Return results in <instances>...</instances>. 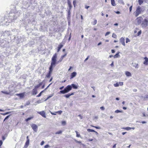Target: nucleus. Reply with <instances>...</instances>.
Returning a JSON list of instances; mask_svg holds the SVG:
<instances>
[{"label": "nucleus", "mask_w": 148, "mask_h": 148, "mask_svg": "<svg viewBox=\"0 0 148 148\" xmlns=\"http://www.w3.org/2000/svg\"><path fill=\"white\" fill-rule=\"evenodd\" d=\"M21 13V12L20 11L10 13L9 16L8 23L14 22V20L19 16Z\"/></svg>", "instance_id": "1"}, {"label": "nucleus", "mask_w": 148, "mask_h": 148, "mask_svg": "<svg viewBox=\"0 0 148 148\" xmlns=\"http://www.w3.org/2000/svg\"><path fill=\"white\" fill-rule=\"evenodd\" d=\"M57 54L56 53H55L53 55V57L52 58L51 64L49 67V70H53V68L55 66L56 64H57Z\"/></svg>", "instance_id": "2"}, {"label": "nucleus", "mask_w": 148, "mask_h": 148, "mask_svg": "<svg viewBox=\"0 0 148 148\" xmlns=\"http://www.w3.org/2000/svg\"><path fill=\"white\" fill-rule=\"evenodd\" d=\"M71 89V86L70 85H68L63 90H60L59 93H60L64 94L69 92Z\"/></svg>", "instance_id": "3"}, {"label": "nucleus", "mask_w": 148, "mask_h": 148, "mask_svg": "<svg viewBox=\"0 0 148 148\" xmlns=\"http://www.w3.org/2000/svg\"><path fill=\"white\" fill-rule=\"evenodd\" d=\"M143 11L142 10L141 7L140 6H138L136 8L135 12H134V14L135 17H136L141 14L142 12Z\"/></svg>", "instance_id": "4"}, {"label": "nucleus", "mask_w": 148, "mask_h": 148, "mask_svg": "<svg viewBox=\"0 0 148 148\" xmlns=\"http://www.w3.org/2000/svg\"><path fill=\"white\" fill-rule=\"evenodd\" d=\"M148 25V21L146 19H145L141 24V26L143 27H145Z\"/></svg>", "instance_id": "5"}, {"label": "nucleus", "mask_w": 148, "mask_h": 148, "mask_svg": "<svg viewBox=\"0 0 148 148\" xmlns=\"http://www.w3.org/2000/svg\"><path fill=\"white\" fill-rule=\"evenodd\" d=\"M143 20V18L141 16L137 17L136 19V21L138 25H140L141 23Z\"/></svg>", "instance_id": "6"}, {"label": "nucleus", "mask_w": 148, "mask_h": 148, "mask_svg": "<svg viewBox=\"0 0 148 148\" xmlns=\"http://www.w3.org/2000/svg\"><path fill=\"white\" fill-rule=\"evenodd\" d=\"M31 127L33 130L35 132H37L38 129V126L36 124H32L31 125Z\"/></svg>", "instance_id": "7"}, {"label": "nucleus", "mask_w": 148, "mask_h": 148, "mask_svg": "<svg viewBox=\"0 0 148 148\" xmlns=\"http://www.w3.org/2000/svg\"><path fill=\"white\" fill-rule=\"evenodd\" d=\"M120 41L123 46L125 45V39L123 37L121 38L120 39Z\"/></svg>", "instance_id": "8"}, {"label": "nucleus", "mask_w": 148, "mask_h": 148, "mask_svg": "<svg viewBox=\"0 0 148 148\" xmlns=\"http://www.w3.org/2000/svg\"><path fill=\"white\" fill-rule=\"evenodd\" d=\"M38 113L41 115L42 117L46 118V116L45 113L44 111H42L41 112H38Z\"/></svg>", "instance_id": "9"}, {"label": "nucleus", "mask_w": 148, "mask_h": 148, "mask_svg": "<svg viewBox=\"0 0 148 148\" xmlns=\"http://www.w3.org/2000/svg\"><path fill=\"white\" fill-rule=\"evenodd\" d=\"M66 55H67V53H66L64 55L62 56H61V58H60V60L58 62H57L58 63L61 62L62 61V60L66 56Z\"/></svg>", "instance_id": "10"}, {"label": "nucleus", "mask_w": 148, "mask_h": 148, "mask_svg": "<svg viewBox=\"0 0 148 148\" xmlns=\"http://www.w3.org/2000/svg\"><path fill=\"white\" fill-rule=\"evenodd\" d=\"M77 75V73L75 72H73L71 73L70 77V79H71L75 77Z\"/></svg>", "instance_id": "11"}, {"label": "nucleus", "mask_w": 148, "mask_h": 148, "mask_svg": "<svg viewBox=\"0 0 148 148\" xmlns=\"http://www.w3.org/2000/svg\"><path fill=\"white\" fill-rule=\"evenodd\" d=\"M144 59H145V61L143 62L144 64L145 65H148V58L146 57H145L144 58Z\"/></svg>", "instance_id": "12"}, {"label": "nucleus", "mask_w": 148, "mask_h": 148, "mask_svg": "<svg viewBox=\"0 0 148 148\" xmlns=\"http://www.w3.org/2000/svg\"><path fill=\"white\" fill-rule=\"evenodd\" d=\"M70 85L71 86V89L72 88L74 89H77L78 88V86L74 84H72Z\"/></svg>", "instance_id": "13"}, {"label": "nucleus", "mask_w": 148, "mask_h": 148, "mask_svg": "<svg viewBox=\"0 0 148 148\" xmlns=\"http://www.w3.org/2000/svg\"><path fill=\"white\" fill-rule=\"evenodd\" d=\"M74 92H72L71 94L69 93L64 96V97H66L67 98H69L70 96L73 95L74 94Z\"/></svg>", "instance_id": "14"}, {"label": "nucleus", "mask_w": 148, "mask_h": 148, "mask_svg": "<svg viewBox=\"0 0 148 148\" xmlns=\"http://www.w3.org/2000/svg\"><path fill=\"white\" fill-rule=\"evenodd\" d=\"M16 95L19 96L21 98H23L24 97V94L23 93H20L19 94H17Z\"/></svg>", "instance_id": "15"}, {"label": "nucleus", "mask_w": 148, "mask_h": 148, "mask_svg": "<svg viewBox=\"0 0 148 148\" xmlns=\"http://www.w3.org/2000/svg\"><path fill=\"white\" fill-rule=\"evenodd\" d=\"M32 92L33 95H36L37 94V89L36 88H34V89H33L32 91Z\"/></svg>", "instance_id": "16"}, {"label": "nucleus", "mask_w": 148, "mask_h": 148, "mask_svg": "<svg viewBox=\"0 0 148 148\" xmlns=\"http://www.w3.org/2000/svg\"><path fill=\"white\" fill-rule=\"evenodd\" d=\"M63 45L61 44H60L58 47L57 50V52H58L63 47Z\"/></svg>", "instance_id": "17"}, {"label": "nucleus", "mask_w": 148, "mask_h": 148, "mask_svg": "<svg viewBox=\"0 0 148 148\" xmlns=\"http://www.w3.org/2000/svg\"><path fill=\"white\" fill-rule=\"evenodd\" d=\"M126 75L128 77H130L132 76V74L130 73L128 71H126L125 72Z\"/></svg>", "instance_id": "18"}, {"label": "nucleus", "mask_w": 148, "mask_h": 148, "mask_svg": "<svg viewBox=\"0 0 148 148\" xmlns=\"http://www.w3.org/2000/svg\"><path fill=\"white\" fill-rule=\"evenodd\" d=\"M132 64L134 67H135L136 68H138V64L137 63H132Z\"/></svg>", "instance_id": "19"}, {"label": "nucleus", "mask_w": 148, "mask_h": 148, "mask_svg": "<svg viewBox=\"0 0 148 148\" xmlns=\"http://www.w3.org/2000/svg\"><path fill=\"white\" fill-rule=\"evenodd\" d=\"M111 3L112 5L113 6H115L116 4L115 3V1L114 0H111Z\"/></svg>", "instance_id": "20"}, {"label": "nucleus", "mask_w": 148, "mask_h": 148, "mask_svg": "<svg viewBox=\"0 0 148 148\" xmlns=\"http://www.w3.org/2000/svg\"><path fill=\"white\" fill-rule=\"evenodd\" d=\"M75 132L76 133V136L77 137H80L81 138V136L80 134H79L78 133V132L77 131H75Z\"/></svg>", "instance_id": "21"}, {"label": "nucleus", "mask_w": 148, "mask_h": 148, "mask_svg": "<svg viewBox=\"0 0 148 148\" xmlns=\"http://www.w3.org/2000/svg\"><path fill=\"white\" fill-rule=\"evenodd\" d=\"M53 94H52L51 95H49L47 98L45 100V101H46L48 99H49L51 97L53 96Z\"/></svg>", "instance_id": "22"}, {"label": "nucleus", "mask_w": 148, "mask_h": 148, "mask_svg": "<svg viewBox=\"0 0 148 148\" xmlns=\"http://www.w3.org/2000/svg\"><path fill=\"white\" fill-rule=\"evenodd\" d=\"M74 140L76 143H78L79 144H81V145H82L81 141H78L75 139H74Z\"/></svg>", "instance_id": "23"}, {"label": "nucleus", "mask_w": 148, "mask_h": 148, "mask_svg": "<svg viewBox=\"0 0 148 148\" xmlns=\"http://www.w3.org/2000/svg\"><path fill=\"white\" fill-rule=\"evenodd\" d=\"M122 129L127 130H131L132 128L131 127H123Z\"/></svg>", "instance_id": "24"}, {"label": "nucleus", "mask_w": 148, "mask_h": 148, "mask_svg": "<svg viewBox=\"0 0 148 148\" xmlns=\"http://www.w3.org/2000/svg\"><path fill=\"white\" fill-rule=\"evenodd\" d=\"M29 143V140H27V141L25 143V145L27 146H28Z\"/></svg>", "instance_id": "25"}, {"label": "nucleus", "mask_w": 148, "mask_h": 148, "mask_svg": "<svg viewBox=\"0 0 148 148\" xmlns=\"http://www.w3.org/2000/svg\"><path fill=\"white\" fill-rule=\"evenodd\" d=\"M119 56H120L119 55V53H118L114 56V58H116L119 57Z\"/></svg>", "instance_id": "26"}, {"label": "nucleus", "mask_w": 148, "mask_h": 148, "mask_svg": "<svg viewBox=\"0 0 148 148\" xmlns=\"http://www.w3.org/2000/svg\"><path fill=\"white\" fill-rule=\"evenodd\" d=\"M139 4L140 5H141L143 2V0H138Z\"/></svg>", "instance_id": "27"}, {"label": "nucleus", "mask_w": 148, "mask_h": 148, "mask_svg": "<svg viewBox=\"0 0 148 148\" xmlns=\"http://www.w3.org/2000/svg\"><path fill=\"white\" fill-rule=\"evenodd\" d=\"M33 118V117H31L28 118L26 119L25 121L26 122L28 121L29 120H30L31 119Z\"/></svg>", "instance_id": "28"}, {"label": "nucleus", "mask_w": 148, "mask_h": 148, "mask_svg": "<svg viewBox=\"0 0 148 148\" xmlns=\"http://www.w3.org/2000/svg\"><path fill=\"white\" fill-rule=\"evenodd\" d=\"M62 132V130H60L59 131L55 133L56 134H61Z\"/></svg>", "instance_id": "29"}, {"label": "nucleus", "mask_w": 148, "mask_h": 148, "mask_svg": "<svg viewBox=\"0 0 148 148\" xmlns=\"http://www.w3.org/2000/svg\"><path fill=\"white\" fill-rule=\"evenodd\" d=\"M44 90H42V91H41L39 93V94L38 95H37V97H40L41 96L42 94V93L43 92H44Z\"/></svg>", "instance_id": "30"}, {"label": "nucleus", "mask_w": 148, "mask_h": 148, "mask_svg": "<svg viewBox=\"0 0 148 148\" xmlns=\"http://www.w3.org/2000/svg\"><path fill=\"white\" fill-rule=\"evenodd\" d=\"M1 92L4 94H5L7 95H9L10 94V92H8L6 91H2Z\"/></svg>", "instance_id": "31"}, {"label": "nucleus", "mask_w": 148, "mask_h": 148, "mask_svg": "<svg viewBox=\"0 0 148 148\" xmlns=\"http://www.w3.org/2000/svg\"><path fill=\"white\" fill-rule=\"evenodd\" d=\"M114 86L116 87H118L119 86V84L118 83H117L116 84H114Z\"/></svg>", "instance_id": "32"}, {"label": "nucleus", "mask_w": 148, "mask_h": 148, "mask_svg": "<svg viewBox=\"0 0 148 148\" xmlns=\"http://www.w3.org/2000/svg\"><path fill=\"white\" fill-rule=\"evenodd\" d=\"M62 112L61 110H59L57 112H55V113H58L59 114H61V113H62Z\"/></svg>", "instance_id": "33"}, {"label": "nucleus", "mask_w": 148, "mask_h": 148, "mask_svg": "<svg viewBox=\"0 0 148 148\" xmlns=\"http://www.w3.org/2000/svg\"><path fill=\"white\" fill-rule=\"evenodd\" d=\"M122 112V111H120V110H116L115 111V112L116 113H119V112Z\"/></svg>", "instance_id": "34"}, {"label": "nucleus", "mask_w": 148, "mask_h": 148, "mask_svg": "<svg viewBox=\"0 0 148 148\" xmlns=\"http://www.w3.org/2000/svg\"><path fill=\"white\" fill-rule=\"evenodd\" d=\"M76 4V1L75 0H74L73 1V4L74 7H75V5Z\"/></svg>", "instance_id": "35"}, {"label": "nucleus", "mask_w": 148, "mask_h": 148, "mask_svg": "<svg viewBox=\"0 0 148 148\" xmlns=\"http://www.w3.org/2000/svg\"><path fill=\"white\" fill-rule=\"evenodd\" d=\"M126 43H127L128 42H130V40L128 38H126Z\"/></svg>", "instance_id": "36"}, {"label": "nucleus", "mask_w": 148, "mask_h": 148, "mask_svg": "<svg viewBox=\"0 0 148 148\" xmlns=\"http://www.w3.org/2000/svg\"><path fill=\"white\" fill-rule=\"evenodd\" d=\"M10 113V112H7L4 113H1V114L3 115H5L6 114H8Z\"/></svg>", "instance_id": "37"}, {"label": "nucleus", "mask_w": 148, "mask_h": 148, "mask_svg": "<svg viewBox=\"0 0 148 148\" xmlns=\"http://www.w3.org/2000/svg\"><path fill=\"white\" fill-rule=\"evenodd\" d=\"M51 75L47 73V74L46 75V77L48 78H49L50 77Z\"/></svg>", "instance_id": "38"}, {"label": "nucleus", "mask_w": 148, "mask_h": 148, "mask_svg": "<svg viewBox=\"0 0 148 148\" xmlns=\"http://www.w3.org/2000/svg\"><path fill=\"white\" fill-rule=\"evenodd\" d=\"M62 124L63 125H65L66 124V122L65 121H62Z\"/></svg>", "instance_id": "39"}, {"label": "nucleus", "mask_w": 148, "mask_h": 148, "mask_svg": "<svg viewBox=\"0 0 148 148\" xmlns=\"http://www.w3.org/2000/svg\"><path fill=\"white\" fill-rule=\"evenodd\" d=\"M112 36L113 37L115 38H116V35L114 34H113L112 35Z\"/></svg>", "instance_id": "40"}, {"label": "nucleus", "mask_w": 148, "mask_h": 148, "mask_svg": "<svg viewBox=\"0 0 148 148\" xmlns=\"http://www.w3.org/2000/svg\"><path fill=\"white\" fill-rule=\"evenodd\" d=\"M119 84V85H120L121 86H123V82H119V83H118Z\"/></svg>", "instance_id": "41"}, {"label": "nucleus", "mask_w": 148, "mask_h": 148, "mask_svg": "<svg viewBox=\"0 0 148 148\" xmlns=\"http://www.w3.org/2000/svg\"><path fill=\"white\" fill-rule=\"evenodd\" d=\"M87 131L89 132H92V130L88 129H87Z\"/></svg>", "instance_id": "42"}, {"label": "nucleus", "mask_w": 148, "mask_h": 148, "mask_svg": "<svg viewBox=\"0 0 148 148\" xmlns=\"http://www.w3.org/2000/svg\"><path fill=\"white\" fill-rule=\"evenodd\" d=\"M141 34V30H140L138 32V33L137 35L138 36H139Z\"/></svg>", "instance_id": "43"}, {"label": "nucleus", "mask_w": 148, "mask_h": 148, "mask_svg": "<svg viewBox=\"0 0 148 148\" xmlns=\"http://www.w3.org/2000/svg\"><path fill=\"white\" fill-rule=\"evenodd\" d=\"M67 0V3H68V5H70L71 4V2L70 1V0Z\"/></svg>", "instance_id": "44"}, {"label": "nucleus", "mask_w": 148, "mask_h": 148, "mask_svg": "<svg viewBox=\"0 0 148 148\" xmlns=\"http://www.w3.org/2000/svg\"><path fill=\"white\" fill-rule=\"evenodd\" d=\"M50 147V146L49 145H46L44 146L45 148H47L48 147Z\"/></svg>", "instance_id": "45"}, {"label": "nucleus", "mask_w": 148, "mask_h": 148, "mask_svg": "<svg viewBox=\"0 0 148 148\" xmlns=\"http://www.w3.org/2000/svg\"><path fill=\"white\" fill-rule=\"evenodd\" d=\"M49 70V72L48 73L51 75V73H52L53 70Z\"/></svg>", "instance_id": "46"}, {"label": "nucleus", "mask_w": 148, "mask_h": 148, "mask_svg": "<svg viewBox=\"0 0 148 148\" xmlns=\"http://www.w3.org/2000/svg\"><path fill=\"white\" fill-rule=\"evenodd\" d=\"M97 21L96 20H95L94 21L93 24V25H95L97 23Z\"/></svg>", "instance_id": "47"}, {"label": "nucleus", "mask_w": 148, "mask_h": 148, "mask_svg": "<svg viewBox=\"0 0 148 148\" xmlns=\"http://www.w3.org/2000/svg\"><path fill=\"white\" fill-rule=\"evenodd\" d=\"M132 5H131L129 8L130 12H131L132 10Z\"/></svg>", "instance_id": "48"}, {"label": "nucleus", "mask_w": 148, "mask_h": 148, "mask_svg": "<svg viewBox=\"0 0 148 148\" xmlns=\"http://www.w3.org/2000/svg\"><path fill=\"white\" fill-rule=\"evenodd\" d=\"M69 7V10H71L72 8V6L71 4L70 5H68Z\"/></svg>", "instance_id": "49"}, {"label": "nucleus", "mask_w": 148, "mask_h": 148, "mask_svg": "<svg viewBox=\"0 0 148 148\" xmlns=\"http://www.w3.org/2000/svg\"><path fill=\"white\" fill-rule=\"evenodd\" d=\"M102 110H105V108L103 106H102L100 108Z\"/></svg>", "instance_id": "50"}, {"label": "nucleus", "mask_w": 148, "mask_h": 148, "mask_svg": "<svg viewBox=\"0 0 148 148\" xmlns=\"http://www.w3.org/2000/svg\"><path fill=\"white\" fill-rule=\"evenodd\" d=\"M110 33V32H107L105 34V36H106L109 35Z\"/></svg>", "instance_id": "51"}, {"label": "nucleus", "mask_w": 148, "mask_h": 148, "mask_svg": "<svg viewBox=\"0 0 148 148\" xmlns=\"http://www.w3.org/2000/svg\"><path fill=\"white\" fill-rule=\"evenodd\" d=\"M45 142L44 141H42L40 143V145H42Z\"/></svg>", "instance_id": "52"}, {"label": "nucleus", "mask_w": 148, "mask_h": 148, "mask_svg": "<svg viewBox=\"0 0 148 148\" xmlns=\"http://www.w3.org/2000/svg\"><path fill=\"white\" fill-rule=\"evenodd\" d=\"M10 115H8V116H6L5 117V119L7 120V119H8L9 117H10Z\"/></svg>", "instance_id": "53"}, {"label": "nucleus", "mask_w": 148, "mask_h": 148, "mask_svg": "<svg viewBox=\"0 0 148 148\" xmlns=\"http://www.w3.org/2000/svg\"><path fill=\"white\" fill-rule=\"evenodd\" d=\"M93 127H94L97 129H100V127H96V126H93Z\"/></svg>", "instance_id": "54"}, {"label": "nucleus", "mask_w": 148, "mask_h": 148, "mask_svg": "<svg viewBox=\"0 0 148 148\" xmlns=\"http://www.w3.org/2000/svg\"><path fill=\"white\" fill-rule=\"evenodd\" d=\"M78 116H79L80 119H82V116L80 114H79L78 115Z\"/></svg>", "instance_id": "55"}, {"label": "nucleus", "mask_w": 148, "mask_h": 148, "mask_svg": "<svg viewBox=\"0 0 148 148\" xmlns=\"http://www.w3.org/2000/svg\"><path fill=\"white\" fill-rule=\"evenodd\" d=\"M89 56H88L84 60V62H86V61H87L89 58Z\"/></svg>", "instance_id": "56"}, {"label": "nucleus", "mask_w": 148, "mask_h": 148, "mask_svg": "<svg viewBox=\"0 0 148 148\" xmlns=\"http://www.w3.org/2000/svg\"><path fill=\"white\" fill-rule=\"evenodd\" d=\"M51 112V113L52 114V115H56V113H53L52 112Z\"/></svg>", "instance_id": "57"}, {"label": "nucleus", "mask_w": 148, "mask_h": 148, "mask_svg": "<svg viewBox=\"0 0 148 148\" xmlns=\"http://www.w3.org/2000/svg\"><path fill=\"white\" fill-rule=\"evenodd\" d=\"M64 88V86H62L61 87H60L59 88V89L62 90Z\"/></svg>", "instance_id": "58"}, {"label": "nucleus", "mask_w": 148, "mask_h": 148, "mask_svg": "<svg viewBox=\"0 0 148 148\" xmlns=\"http://www.w3.org/2000/svg\"><path fill=\"white\" fill-rule=\"evenodd\" d=\"M110 66H114V62H112V63L110 64Z\"/></svg>", "instance_id": "59"}, {"label": "nucleus", "mask_w": 148, "mask_h": 148, "mask_svg": "<svg viewBox=\"0 0 148 148\" xmlns=\"http://www.w3.org/2000/svg\"><path fill=\"white\" fill-rule=\"evenodd\" d=\"M37 102L38 103H41V101L40 100H38Z\"/></svg>", "instance_id": "60"}, {"label": "nucleus", "mask_w": 148, "mask_h": 148, "mask_svg": "<svg viewBox=\"0 0 148 148\" xmlns=\"http://www.w3.org/2000/svg\"><path fill=\"white\" fill-rule=\"evenodd\" d=\"M3 143V142L2 140H0V145H2Z\"/></svg>", "instance_id": "61"}, {"label": "nucleus", "mask_w": 148, "mask_h": 148, "mask_svg": "<svg viewBox=\"0 0 148 148\" xmlns=\"http://www.w3.org/2000/svg\"><path fill=\"white\" fill-rule=\"evenodd\" d=\"M40 87V86H39L38 85H37L36 86H35V88H38V87Z\"/></svg>", "instance_id": "62"}, {"label": "nucleus", "mask_w": 148, "mask_h": 148, "mask_svg": "<svg viewBox=\"0 0 148 148\" xmlns=\"http://www.w3.org/2000/svg\"><path fill=\"white\" fill-rule=\"evenodd\" d=\"M7 34L8 35H10V32L9 31H7L6 32Z\"/></svg>", "instance_id": "63"}, {"label": "nucleus", "mask_w": 148, "mask_h": 148, "mask_svg": "<svg viewBox=\"0 0 148 148\" xmlns=\"http://www.w3.org/2000/svg\"><path fill=\"white\" fill-rule=\"evenodd\" d=\"M111 51H112V53H114L115 52V51L114 50H113V49Z\"/></svg>", "instance_id": "64"}]
</instances>
